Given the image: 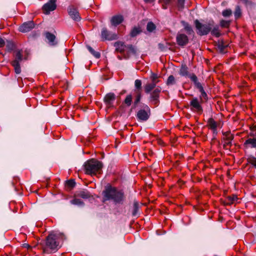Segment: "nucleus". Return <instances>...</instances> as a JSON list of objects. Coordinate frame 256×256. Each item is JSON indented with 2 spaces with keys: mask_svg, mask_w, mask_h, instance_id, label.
<instances>
[{
  "mask_svg": "<svg viewBox=\"0 0 256 256\" xmlns=\"http://www.w3.org/2000/svg\"><path fill=\"white\" fill-rule=\"evenodd\" d=\"M103 202L112 200L114 204H122L124 200V192L114 186L108 185L102 192Z\"/></svg>",
  "mask_w": 256,
  "mask_h": 256,
  "instance_id": "1",
  "label": "nucleus"
},
{
  "mask_svg": "<svg viewBox=\"0 0 256 256\" xmlns=\"http://www.w3.org/2000/svg\"><path fill=\"white\" fill-rule=\"evenodd\" d=\"M59 236L57 234H50L46 238V244L43 246V252L50 254L56 252L60 248Z\"/></svg>",
  "mask_w": 256,
  "mask_h": 256,
  "instance_id": "2",
  "label": "nucleus"
},
{
  "mask_svg": "<svg viewBox=\"0 0 256 256\" xmlns=\"http://www.w3.org/2000/svg\"><path fill=\"white\" fill-rule=\"evenodd\" d=\"M84 166L86 174L93 176L100 173L102 164L100 162L92 158L86 162Z\"/></svg>",
  "mask_w": 256,
  "mask_h": 256,
  "instance_id": "3",
  "label": "nucleus"
},
{
  "mask_svg": "<svg viewBox=\"0 0 256 256\" xmlns=\"http://www.w3.org/2000/svg\"><path fill=\"white\" fill-rule=\"evenodd\" d=\"M194 24L197 30V34L200 36H204L208 34L211 30L213 26V22L203 24L196 20L194 21Z\"/></svg>",
  "mask_w": 256,
  "mask_h": 256,
  "instance_id": "4",
  "label": "nucleus"
},
{
  "mask_svg": "<svg viewBox=\"0 0 256 256\" xmlns=\"http://www.w3.org/2000/svg\"><path fill=\"white\" fill-rule=\"evenodd\" d=\"M190 80L194 83L195 86L198 89L200 92V96L198 99L201 101L202 98L204 100L206 99L207 94L205 92L202 84L198 82L197 76L194 74H192V76H190Z\"/></svg>",
  "mask_w": 256,
  "mask_h": 256,
  "instance_id": "5",
  "label": "nucleus"
},
{
  "mask_svg": "<svg viewBox=\"0 0 256 256\" xmlns=\"http://www.w3.org/2000/svg\"><path fill=\"white\" fill-rule=\"evenodd\" d=\"M22 60V50H18L16 53L14 60L12 62V65L14 67L15 72L16 74H19L21 72L20 63Z\"/></svg>",
  "mask_w": 256,
  "mask_h": 256,
  "instance_id": "6",
  "label": "nucleus"
},
{
  "mask_svg": "<svg viewBox=\"0 0 256 256\" xmlns=\"http://www.w3.org/2000/svg\"><path fill=\"white\" fill-rule=\"evenodd\" d=\"M161 90L160 87L158 86L150 93L149 101L154 106H158V104L160 102V94L161 92Z\"/></svg>",
  "mask_w": 256,
  "mask_h": 256,
  "instance_id": "7",
  "label": "nucleus"
},
{
  "mask_svg": "<svg viewBox=\"0 0 256 256\" xmlns=\"http://www.w3.org/2000/svg\"><path fill=\"white\" fill-rule=\"evenodd\" d=\"M101 38L102 40H112L118 38L117 34L103 28L101 32Z\"/></svg>",
  "mask_w": 256,
  "mask_h": 256,
  "instance_id": "8",
  "label": "nucleus"
},
{
  "mask_svg": "<svg viewBox=\"0 0 256 256\" xmlns=\"http://www.w3.org/2000/svg\"><path fill=\"white\" fill-rule=\"evenodd\" d=\"M56 0H50L48 2L44 5L42 10L45 14H48L50 12L54 10L56 8Z\"/></svg>",
  "mask_w": 256,
  "mask_h": 256,
  "instance_id": "9",
  "label": "nucleus"
},
{
  "mask_svg": "<svg viewBox=\"0 0 256 256\" xmlns=\"http://www.w3.org/2000/svg\"><path fill=\"white\" fill-rule=\"evenodd\" d=\"M115 100L116 95L112 92L107 94L104 98V104L108 108L114 106Z\"/></svg>",
  "mask_w": 256,
  "mask_h": 256,
  "instance_id": "10",
  "label": "nucleus"
},
{
  "mask_svg": "<svg viewBox=\"0 0 256 256\" xmlns=\"http://www.w3.org/2000/svg\"><path fill=\"white\" fill-rule=\"evenodd\" d=\"M201 103L198 98L194 97L191 99L190 105L192 109L200 112L202 110Z\"/></svg>",
  "mask_w": 256,
  "mask_h": 256,
  "instance_id": "11",
  "label": "nucleus"
},
{
  "mask_svg": "<svg viewBox=\"0 0 256 256\" xmlns=\"http://www.w3.org/2000/svg\"><path fill=\"white\" fill-rule=\"evenodd\" d=\"M176 40L178 44L181 46H186L188 42L187 36L180 32H178L177 34Z\"/></svg>",
  "mask_w": 256,
  "mask_h": 256,
  "instance_id": "12",
  "label": "nucleus"
},
{
  "mask_svg": "<svg viewBox=\"0 0 256 256\" xmlns=\"http://www.w3.org/2000/svg\"><path fill=\"white\" fill-rule=\"evenodd\" d=\"M68 12L70 18L75 21H80L81 18L76 8L73 6H70L68 8Z\"/></svg>",
  "mask_w": 256,
  "mask_h": 256,
  "instance_id": "13",
  "label": "nucleus"
},
{
  "mask_svg": "<svg viewBox=\"0 0 256 256\" xmlns=\"http://www.w3.org/2000/svg\"><path fill=\"white\" fill-rule=\"evenodd\" d=\"M34 24L32 21H28V22H24L22 25H21L19 27L18 30L20 32H26L34 28Z\"/></svg>",
  "mask_w": 256,
  "mask_h": 256,
  "instance_id": "14",
  "label": "nucleus"
},
{
  "mask_svg": "<svg viewBox=\"0 0 256 256\" xmlns=\"http://www.w3.org/2000/svg\"><path fill=\"white\" fill-rule=\"evenodd\" d=\"M44 36L47 40V42L50 46H55L57 44L58 42L54 34L50 32H46Z\"/></svg>",
  "mask_w": 256,
  "mask_h": 256,
  "instance_id": "15",
  "label": "nucleus"
},
{
  "mask_svg": "<svg viewBox=\"0 0 256 256\" xmlns=\"http://www.w3.org/2000/svg\"><path fill=\"white\" fill-rule=\"evenodd\" d=\"M207 123V126L212 131L213 134L216 135L218 124L212 118H208Z\"/></svg>",
  "mask_w": 256,
  "mask_h": 256,
  "instance_id": "16",
  "label": "nucleus"
},
{
  "mask_svg": "<svg viewBox=\"0 0 256 256\" xmlns=\"http://www.w3.org/2000/svg\"><path fill=\"white\" fill-rule=\"evenodd\" d=\"M124 20V18L122 15H116L113 16L110 19L112 25L116 26L120 24Z\"/></svg>",
  "mask_w": 256,
  "mask_h": 256,
  "instance_id": "17",
  "label": "nucleus"
},
{
  "mask_svg": "<svg viewBox=\"0 0 256 256\" xmlns=\"http://www.w3.org/2000/svg\"><path fill=\"white\" fill-rule=\"evenodd\" d=\"M150 113H136V118L139 122L146 121L150 118Z\"/></svg>",
  "mask_w": 256,
  "mask_h": 256,
  "instance_id": "18",
  "label": "nucleus"
},
{
  "mask_svg": "<svg viewBox=\"0 0 256 256\" xmlns=\"http://www.w3.org/2000/svg\"><path fill=\"white\" fill-rule=\"evenodd\" d=\"M179 74L180 76H188L190 78V76L192 74H190L188 70V68L186 65H182L179 72Z\"/></svg>",
  "mask_w": 256,
  "mask_h": 256,
  "instance_id": "19",
  "label": "nucleus"
},
{
  "mask_svg": "<svg viewBox=\"0 0 256 256\" xmlns=\"http://www.w3.org/2000/svg\"><path fill=\"white\" fill-rule=\"evenodd\" d=\"M244 145L246 147H250L256 148V138H250L246 140Z\"/></svg>",
  "mask_w": 256,
  "mask_h": 256,
  "instance_id": "20",
  "label": "nucleus"
},
{
  "mask_svg": "<svg viewBox=\"0 0 256 256\" xmlns=\"http://www.w3.org/2000/svg\"><path fill=\"white\" fill-rule=\"evenodd\" d=\"M114 46L116 48V50L120 52H124L126 48V45L122 42H116Z\"/></svg>",
  "mask_w": 256,
  "mask_h": 256,
  "instance_id": "21",
  "label": "nucleus"
},
{
  "mask_svg": "<svg viewBox=\"0 0 256 256\" xmlns=\"http://www.w3.org/2000/svg\"><path fill=\"white\" fill-rule=\"evenodd\" d=\"M156 82H152L151 83H148V84H146L144 87L145 92L146 94L150 93L152 90L154 88L155 89L156 88Z\"/></svg>",
  "mask_w": 256,
  "mask_h": 256,
  "instance_id": "22",
  "label": "nucleus"
},
{
  "mask_svg": "<svg viewBox=\"0 0 256 256\" xmlns=\"http://www.w3.org/2000/svg\"><path fill=\"white\" fill-rule=\"evenodd\" d=\"M182 24L186 32L188 34L190 35L194 34V31L192 26L188 22L182 21Z\"/></svg>",
  "mask_w": 256,
  "mask_h": 256,
  "instance_id": "23",
  "label": "nucleus"
},
{
  "mask_svg": "<svg viewBox=\"0 0 256 256\" xmlns=\"http://www.w3.org/2000/svg\"><path fill=\"white\" fill-rule=\"evenodd\" d=\"M139 210V204L138 202H134V208L132 212V215L134 216H136L138 215V212Z\"/></svg>",
  "mask_w": 256,
  "mask_h": 256,
  "instance_id": "24",
  "label": "nucleus"
},
{
  "mask_svg": "<svg viewBox=\"0 0 256 256\" xmlns=\"http://www.w3.org/2000/svg\"><path fill=\"white\" fill-rule=\"evenodd\" d=\"M217 46L220 52L222 53H224V49L228 46V45L224 44L223 41H219Z\"/></svg>",
  "mask_w": 256,
  "mask_h": 256,
  "instance_id": "25",
  "label": "nucleus"
},
{
  "mask_svg": "<svg viewBox=\"0 0 256 256\" xmlns=\"http://www.w3.org/2000/svg\"><path fill=\"white\" fill-rule=\"evenodd\" d=\"M86 48L88 51L91 53V54H92L96 58H98L100 57V52L95 51L91 46H87Z\"/></svg>",
  "mask_w": 256,
  "mask_h": 256,
  "instance_id": "26",
  "label": "nucleus"
},
{
  "mask_svg": "<svg viewBox=\"0 0 256 256\" xmlns=\"http://www.w3.org/2000/svg\"><path fill=\"white\" fill-rule=\"evenodd\" d=\"M70 202L72 204L76 205L78 206H82L84 204V202L79 198H74V199L71 200Z\"/></svg>",
  "mask_w": 256,
  "mask_h": 256,
  "instance_id": "27",
  "label": "nucleus"
},
{
  "mask_svg": "<svg viewBox=\"0 0 256 256\" xmlns=\"http://www.w3.org/2000/svg\"><path fill=\"white\" fill-rule=\"evenodd\" d=\"M219 27L218 26H216L211 30V34L212 35L216 36V37H219L220 35L219 31Z\"/></svg>",
  "mask_w": 256,
  "mask_h": 256,
  "instance_id": "28",
  "label": "nucleus"
},
{
  "mask_svg": "<svg viewBox=\"0 0 256 256\" xmlns=\"http://www.w3.org/2000/svg\"><path fill=\"white\" fill-rule=\"evenodd\" d=\"M238 199V198L235 195H232V196H228L226 198V204H231L235 201H236Z\"/></svg>",
  "mask_w": 256,
  "mask_h": 256,
  "instance_id": "29",
  "label": "nucleus"
},
{
  "mask_svg": "<svg viewBox=\"0 0 256 256\" xmlns=\"http://www.w3.org/2000/svg\"><path fill=\"white\" fill-rule=\"evenodd\" d=\"M78 196L80 197H81L83 198H88L90 197V194L88 192L86 191H80L78 194Z\"/></svg>",
  "mask_w": 256,
  "mask_h": 256,
  "instance_id": "30",
  "label": "nucleus"
},
{
  "mask_svg": "<svg viewBox=\"0 0 256 256\" xmlns=\"http://www.w3.org/2000/svg\"><path fill=\"white\" fill-rule=\"evenodd\" d=\"M140 32V30L138 28L134 27L132 28L130 32V36L132 37H134L136 36Z\"/></svg>",
  "mask_w": 256,
  "mask_h": 256,
  "instance_id": "31",
  "label": "nucleus"
},
{
  "mask_svg": "<svg viewBox=\"0 0 256 256\" xmlns=\"http://www.w3.org/2000/svg\"><path fill=\"white\" fill-rule=\"evenodd\" d=\"M136 92H140L142 88V82L140 80H136L134 82Z\"/></svg>",
  "mask_w": 256,
  "mask_h": 256,
  "instance_id": "32",
  "label": "nucleus"
},
{
  "mask_svg": "<svg viewBox=\"0 0 256 256\" xmlns=\"http://www.w3.org/2000/svg\"><path fill=\"white\" fill-rule=\"evenodd\" d=\"M132 102V96L131 94L128 95L124 100V104L128 106L131 105Z\"/></svg>",
  "mask_w": 256,
  "mask_h": 256,
  "instance_id": "33",
  "label": "nucleus"
},
{
  "mask_svg": "<svg viewBox=\"0 0 256 256\" xmlns=\"http://www.w3.org/2000/svg\"><path fill=\"white\" fill-rule=\"evenodd\" d=\"M146 29L148 31L150 32H152L154 30L156 29V26L152 22H149L147 24Z\"/></svg>",
  "mask_w": 256,
  "mask_h": 256,
  "instance_id": "34",
  "label": "nucleus"
},
{
  "mask_svg": "<svg viewBox=\"0 0 256 256\" xmlns=\"http://www.w3.org/2000/svg\"><path fill=\"white\" fill-rule=\"evenodd\" d=\"M174 84H175V78H174V76L172 75L169 76L167 80L166 84L168 85H173Z\"/></svg>",
  "mask_w": 256,
  "mask_h": 256,
  "instance_id": "35",
  "label": "nucleus"
},
{
  "mask_svg": "<svg viewBox=\"0 0 256 256\" xmlns=\"http://www.w3.org/2000/svg\"><path fill=\"white\" fill-rule=\"evenodd\" d=\"M171 0H160V3L162 4L163 8L166 9V6L170 3Z\"/></svg>",
  "mask_w": 256,
  "mask_h": 256,
  "instance_id": "36",
  "label": "nucleus"
},
{
  "mask_svg": "<svg viewBox=\"0 0 256 256\" xmlns=\"http://www.w3.org/2000/svg\"><path fill=\"white\" fill-rule=\"evenodd\" d=\"M225 136L224 140H232L234 138L233 135L230 132H226L224 134Z\"/></svg>",
  "mask_w": 256,
  "mask_h": 256,
  "instance_id": "37",
  "label": "nucleus"
},
{
  "mask_svg": "<svg viewBox=\"0 0 256 256\" xmlns=\"http://www.w3.org/2000/svg\"><path fill=\"white\" fill-rule=\"evenodd\" d=\"M234 16L236 18H239L241 14V10L240 8L238 6H237L236 10L234 12Z\"/></svg>",
  "mask_w": 256,
  "mask_h": 256,
  "instance_id": "38",
  "label": "nucleus"
},
{
  "mask_svg": "<svg viewBox=\"0 0 256 256\" xmlns=\"http://www.w3.org/2000/svg\"><path fill=\"white\" fill-rule=\"evenodd\" d=\"M136 92V100H134V104H138L140 100L141 94H140V92Z\"/></svg>",
  "mask_w": 256,
  "mask_h": 256,
  "instance_id": "39",
  "label": "nucleus"
},
{
  "mask_svg": "<svg viewBox=\"0 0 256 256\" xmlns=\"http://www.w3.org/2000/svg\"><path fill=\"white\" fill-rule=\"evenodd\" d=\"M222 16L224 17H228L232 14V11L230 10L227 9L222 12Z\"/></svg>",
  "mask_w": 256,
  "mask_h": 256,
  "instance_id": "40",
  "label": "nucleus"
},
{
  "mask_svg": "<svg viewBox=\"0 0 256 256\" xmlns=\"http://www.w3.org/2000/svg\"><path fill=\"white\" fill-rule=\"evenodd\" d=\"M220 24L222 27H227L230 24V21L226 20H222L220 22Z\"/></svg>",
  "mask_w": 256,
  "mask_h": 256,
  "instance_id": "41",
  "label": "nucleus"
},
{
  "mask_svg": "<svg viewBox=\"0 0 256 256\" xmlns=\"http://www.w3.org/2000/svg\"><path fill=\"white\" fill-rule=\"evenodd\" d=\"M150 78L152 80V82H156V84H157L158 82V81L157 80V78H158V76L156 74L152 73V75L150 76Z\"/></svg>",
  "mask_w": 256,
  "mask_h": 256,
  "instance_id": "42",
  "label": "nucleus"
},
{
  "mask_svg": "<svg viewBox=\"0 0 256 256\" xmlns=\"http://www.w3.org/2000/svg\"><path fill=\"white\" fill-rule=\"evenodd\" d=\"M184 0H178V6L180 10H182L184 7Z\"/></svg>",
  "mask_w": 256,
  "mask_h": 256,
  "instance_id": "43",
  "label": "nucleus"
},
{
  "mask_svg": "<svg viewBox=\"0 0 256 256\" xmlns=\"http://www.w3.org/2000/svg\"><path fill=\"white\" fill-rule=\"evenodd\" d=\"M67 185L71 188L74 186L76 182L74 180H70L67 181Z\"/></svg>",
  "mask_w": 256,
  "mask_h": 256,
  "instance_id": "44",
  "label": "nucleus"
},
{
  "mask_svg": "<svg viewBox=\"0 0 256 256\" xmlns=\"http://www.w3.org/2000/svg\"><path fill=\"white\" fill-rule=\"evenodd\" d=\"M248 162L252 164L254 166H256V158L252 157L249 158Z\"/></svg>",
  "mask_w": 256,
  "mask_h": 256,
  "instance_id": "45",
  "label": "nucleus"
},
{
  "mask_svg": "<svg viewBox=\"0 0 256 256\" xmlns=\"http://www.w3.org/2000/svg\"><path fill=\"white\" fill-rule=\"evenodd\" d=\"M6 47L9 50H13L14 48V45L12 43L8 42L6 46Z\"/></svg>",
  "mask_w": 256,
  "mask_h": 256,
  "instance_id": "46",
  "label": "nucleus"
},
{
  "mask_svg": "<svg viewBox=\"0 0 256 256\" xmlns=\"http://www.w3.org/2000/svg\"><path fill=\"white\" fill-rule=\"evenodd\" d=\"M158 48L162 51H164L166 49V47L162 44H158Z\"/></svg>",
  "mask_w": 256,
  "mask_h": 256,
  "instance_id": "47",
  "label": "nucleus"
},
{
  "mask_svg": "<svg viewBox=\"0 0 256 256\" xmlns=\"http://www.w3.org/2000/svg\"><path fill=\"white\" fill-rule=\"evenodd\" d=\"M232 140H224V145H226V146H230L231 145V144H232Z\"/></svg>",
  "mask_w": 256,
  "mask_h": 256,
  "instance_id": "48",
  "label": "nucleus"
},
{
  "mask_svg": "<svg viewBox=\"0 0 256 256\" xmlns=\"http://www.w3.org/2000/svg\"><path fill=\"white\" fill-rule=\"evenodd\" d=\"M150 109L149 107L148 106H145L144 110H140L138 112H146L147 111L150 112Z\"/></svg>",
  "mask_w": 256,
  "mask_h": 256,
  "instance_id": "49",
  "label": "nucleus"
},
{
  "mask_svg": "<svg viewBox=\"0 0 256 256\" xmlns=\"http://www.w3.org/2000/svg\"><path fill=\"white\" fill-rule=\"evenodd\" d=\"M4 45V40L0 38V47H2Z\"/></svg>",
  "mask_w": 256,
  "mask_h": 256,
  "instance_id": "50",
  "label": "nucleus"
},
{
  "mask_svg": "<svg viewBox=\"0 0 256 256\" xmlns=\"http://www.w3.org/2000/svg\"><path fill=\"white\" fill-rule=\"evenodd\" d=\"M128 48L130 49L132 52H134V50L132 45H128Z\"/></svg>",
  "mask_w": 256,
  "mask_h": 256,
  "instance_id": "51",
  "label": "nucleus"
},
{
  "mask_svg": "<svg viewBox=\"0 0 256 256\" xmlns=\"http://www.w3.org/2000/svg\"><path fill=\"white\" fill-rule=\"evenodd\" d=\"M250 129L252 131L254 132L256 130V125H252L250 127Z\"/></svg>",
  "mask_w": 256,
  "mask_h": 256,
  "instance_id": "52",
  "label": "nucleus"
},
{
  "mask_svg": "<svg viewBox=\"0 0 256 256\" xmlns=\"http://www.w3.org/2000/svg\"><path fill=\"white\" fill-rule=\"evenodd\" d=\"M154 0H144V1L146 2H148V3H152V2H153Z\"/></svg>",
  "mask_w": 256,
  "mask_h": 256,
  "instance_id": "53",
  "label": "nucleus"
},
{
  "mask_svg": "<svg viewBox=\"0 0 256 256\" xmlns=\"http://www.w3.org/2000/svg\"><path fill=\"white\" fill-rule=\"evenodd\" d=\"M250 136H254V134L253 133H250Z\"/></svg>",
  "mask_w": 256,
  "mask_h": 256,
  "instance_id": "54",
  "label": "nucleus"
},
{
  "mask_svg": "<svg viewBox=\"0 0 256 256\" xmlns=\"http://www.w3.org/2000/svg\"><path fill=\"white\" fill-rule=\"evenodd\" d=\"M71 116L72 117V118H74V116H73L72 115H71Z\"/></svg>",
  "mask_w": 256,
  "mask_h": 256,
  "instance_id": "55",
  "label": "nucleus"
},
{
  "mask_svg": "<svg viewBox=\"0 0 256 256\" xmlns=\"http://www.w3.org/2000/svg\"><path fill=\"white\" fill-rule=\"evenodd\" d=\"M189 116H190V114H188L187 117H188Z\"/></svg>",
  "mask_w": 256,
  "mask_h": 256,
  "instance_id": "56",
  "label": "nucleus"
}]
</instances>
